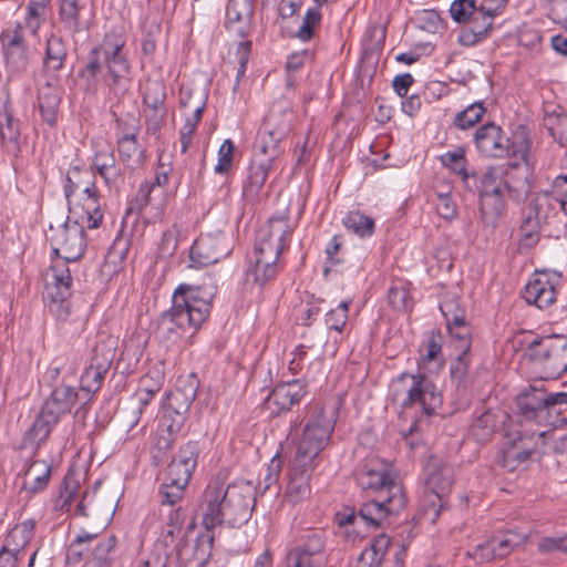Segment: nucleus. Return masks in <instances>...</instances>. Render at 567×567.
Returning a JSON list of instances; mask_svg holds the SVG:
<instances>
[{
  "label": "nucleus",
  "mask_w": 567,
  "mask_h": 567,
  "mask_svg": "<svg viewBox=\"0 0 567 567\" xmlns=\"http://www.w3.org/2000/svg\"><path fill=\"white\" fill-rule=\"evenodd\" d=\"M284 140L285 138H279L277 135L260 128L255 143V157L261 154L265 156L264 159L274 163L284 152L281 147Z\"/></svg>",
  "instance_id": "nucleus-44"
},
{
  "label": "nucleus",
  "mask_w": 567,
  "mask_h": 567,
  "mask_svg": "<svg viewBox=\"0 0 567 567\" xmlns=\"http://www.w3.org/2000/svg\"><path fill=\"white\" fill-rule=\"evenodd\" d=\"M79 488L80 483L75 475L68 472L59 486L56 495L52 497V509L55 512H69Z\"/></svg>",
  "instance_id": "nucleus-39"
},
{
  "label": "nucleus",
  "mask_w": 567,
  "mask_h": 567,
  "mask_svg": "<svg viewBox=\"0 0 567 567\" xmlns=\"http://www.w3.org/2000/svg\"><path fill=\"white\" fill-rule=\"evenodd\" d=\"M103 76L109 90L116 96L124 95L132 83V64L126 49V35L116 28L107 31L102 41L87 53L79 71V79L86 92H96Z\"/></svg>",
  "instance_id": "nucleus-3"
},
{
  "label": "nucleus",
  "mask_w": 567,
  "mask_h": 567,
  "mask_svg": "<svg viewBox=\"0 0 567 567\" xmlns=\"http://www.w3.org/2000/svg\"><path fill=\"white\" fill-rule=\"evenodd\" d=\"M391 394L402 409L420 405L426 415L435 413L442 404L435 384L424 373H401L391 383Z\"/></svg>",
  "instance_id": "nucleus-9"
},
{
  "label": "nucleus",
  "mask_w": 567,
  "mask_h": 567,
  "mask_svg": "<svg viewBox=\"0 0 567 567\" xmlns=\"http://www.w3.org/2000/svg\"><path fill=\"white\" fill-rule=\"evenodd\" d=\"M337 419L338 409L334 405H312L288 473L286 498L289 503L297 504L310 496L316 458L330 443Z\"/></svg>",
  "instance_id": "nucleus-2"
},
{
  "label": "nucleus",
  "mask_w": 567,
  "mask_h": 567,
  "mask_svg": "<svg viewBox=\"0 0 567 567\" xmlns=\"http://www.w3.org/2000/svg\"><path fill=\"white\" fill-rule=\"evenodd\" d=\"M80 365L81 358L71 351L56 355L48 367L44 381L52 386V391L44 400L32 425L23 434L20 446L21 449L31 446L33 449L32 456L38 454L53 429L78 402L79 394L75 388L69 383V379L76 375Z\"/></svg>",
  "instance_id": "nucleus-1"
},
{
  "label": "nucleus",
  "mask_w": 567,
  "mask_h": 567,
  "mask_svg": "<svg viewBox=\"0 0 567 567\" xmlns=\"http://www.w3.org/2000/svg\"><path fill=\"white\" fill-rule=\"evenodd\" d=\"M293 114L290 111L270 112L264 120L261 128L286 138L291 131Z\"/></svg>",
  "instance_id": "nucleus-47"
},
{
  "label": "nucleus",
  "mask_w": 567,
  "mask_h": 567,
  "mask_svg": "<svg viewBox=\"0 0 567 567\" xmlns=\"http://www.w3.org/2000/svg\"><path fill=\"white\" fill-rule=\"evenodd\" d=\"M493 22L494 18L485 14L476 7L467 22L468 27L461 31L458 41L466 47L478 43L488 35Z\"/></svg>",
  "instance_id": "nucleus-33"
},
{
  "label": "nucleus",
  "mask_w": 567,
  "mask_h": 567,
  "mask_svg": "<svg viewBox=\"0 0 567 567\" xmlns=\"http://www.w3.org/2000/svg\"><path fill=\"white\" fill-rule=\"evenodd\" d=\"M100 535L82 530L71 542L66 550V563L78 564L92 553V544H96Z\"/></svg>",
  "instance_id": "nucleus-42"
},
{
  "label": "nucleus",
  "mask_w": 567,
  "mask_h": 567,
  "mask_svg": "<svg viewBox=\"0 0 567 567\" xmlns=\"http://www.w3.org/2000/svg\"><path fill=\"white\" fill-rule=\"evenodd\" d=\"M68 55L65 41L59 35L51 34L45 43L42 73L49 79L58 80L60 72L65 68Z\"/></svg>",
  "instance_id": "nucleus-26"
},
{
  "label": "nucleus",
  "mask_w": 567,
  "mask_h": 567,
  "mask_svg": "<svg viewBox=\"0 0 567 567\" xmlns=\"http://www.w3.org/2000/svg\"><path fill=\"white\" fill-rule=\"evenodd\" d=\"M390 545L391 538L388 535H378L373 538L370 546L360 554L351 567H381Z\"/></svg>",
  "instance_id": "nucleus-36"
},
{
  "label": "nucleus",
  "mask_w": 567,
  "mask_h": 567,
  "mask_svg": "<svg viewBox=\"0 0 567 567\" xmlns=\"http://www.w3.org/2000/svg\"><path fill=\"white\" fill-rule=\"evenodd\" d=\"M455 350L470 351L472 346V330L468 322L447 328Z\"/></svg>",
  "instance_id": "nucleus-60"
},
{
  "label": "nucleus",
  "mask_w": 567,
  "mask_h": 567,
  "mask_svg": "<svg viewBox=\"0 0 567 567\" xmlns=\"http://www.w3.org/2000/svg\"><path fill=\"white\" fill-rule=\"evenodd\" d=\"M255 504L256 488L250 482L226 484L225 476L218 473L208 482L202 496L203 525L206 529L221 525L239 527L248 522Z\"/></svg>",
  "instance_id": "nucleus-4"
},
{
  "label": "nucleus",
  "mask_w": 567,
  "mask_h": 567,
  "mask_svg": "<svg viewBox=\"0 0 567 567\" xmlns=\"http://www.w3.org/2000/svg\"><path fill=\"white\" fill-rule=\"evenodd\" d=\"M516 404L525 420L540 425H555V417L549 413L547 390L530 386L517 395Z\"/></svg>",
  "instance_id": "nucleus-19"
},
{
  "label": "nucleus",
  "mask_w": 567,
  "mask_h": 567,
  "mask_svg": "<svg viewBox=\"0 0 567 567\" xmlns=\"http://www.w3.org/2000/svg\"><path fill=\"white\" fill-rule=\"evenodd\" d=\"M111 363L112 355H106L105 353L100 355L99 348L96 347L90 364L84 369L80 378V389L87 394L96 393L102 386Z\"/></svg>",
  "instance_id": "nucleus-27"
},
{
  "label": "nucleus",
  "mask_w": 567,
  "mask_h": 567,
  "mask_svg": "<svg viewBox=\"0 0 567 567\" xmlns=\"http://www.w3.org/2000/svg\"><path fill=\"white\" fill-rule=\"evenodd\" d=\"M546 432H516L505 436L499 455V464L509 472L526 463L537 450V441L543 440Z\"/></svg>",
  "instance_id": "nucleus-15"
},
{
  "label": "nucleus",
  "mask_w": 567,
  "mask_h": 567,
  "mask_svg": "<svg viewBox=\"0 0 567 567\" xmlns=\"http://www.w3.org/2000/svg\"><path fill=\"white\" fill-rule=\"evenodd\" d=\"M68 262L61 259L53 261L45 275L49 309L60 321H66L71 315L72 277Z\"/></svg>",
  "instance_id": "nucleus-13"
},
{
  "label": "nucleus",
  "mask_w": 567,
  "mask_h": 567,
  "mask_svg": "<svg viewBox=\"0 0 567 567\" xmlns=\"http://www.w3.org/2000/svg\"><path fill=\"white\" fill-rule=\"evenodd\" d=\"M214 543V534L212 529H206L205 533L196 538L193 547L185 544V546L177 547V560L182 565H187L190 561H196L198 567H203L212 555Z\"/></svg>",
  "instance_id": "nucleus-31"
},
{
  "label": "nucleus",
  "mask_w": 567,
  "mask_h": 567,
  "mask_svg": "<svg viewBox=\"0 0 567 567\" xmlns=\"http://www.w3.org/2000/svg\"><path fill=\"white\" fill-rule=\"evenodd\" d=\"M166 90L162 82L150 81L146 84L145 92L143 95V103L152 112L166 111L165 107Z\"/></svg>",
  "instance_id": "nucleus-52"
},
{
  "label": "nucleus",
  "mask_w": 567,
  "mask_h": 567,
  "mask_svg": "<svg viewBox=\"0 0 567 567\" xmlns=\"http://www.w3.org/2000/svg\"><path fill=\"white\" fill-rule=\"evenodd\" d=\"M524 215L542 226H548L559 215V197L550 190L534 192L527 200Z\"/></svg>",
  "instance_id": "nucleus-23"
},
{
  "label": "nucleus",
  "mask_w": 567,
  "mask_h": 567,
  "mask_svg": "<svg viewBox=\"0 0 567 567\" xmlns=\"http://www.w3.org/2000/svg\"><path fill=\"white\" fill-rule=\"evenodd\" d=\"M563 285L561 275L557 271H537L525 286L523 298L528 305L546 309L557 298V290Z\"/></svg>",
  "instance_id": "nucleus-16"
},
{
  "label": "nucleus",
  "mask_w": 567,
  "mask_h": 567,
  "mask_svg": "<svg viewBox=\"0 0 567 567\" xmlns=\"http://www.w3.org/2000/svg\"><path fill=\"white\" fill-rule=\"evenodd\" d=\"M82 7L78 0H61L59 6V18L64 28L75 34L81 31L80 12Z\"/></svg>",
  "instance_id": "nucleus-48"
},
{
  "label": "nucleus",
  "mask_w": 567,
  "mask_h": 567,
  "mask_svg": "<svg viewBox=\"0 0 567 567\" xmlns=\"http://www.w3.org/2000/svg\"><path fill=\"white\" fill-rule=\"evenodd\" d=\"M186 417H183L174 412L165 409L162 417L159 419L157 429L163 433L171 434L175 437H178Z\"/></svg>",
  "instance_id": "nucleus-64"
},
{
  "label": "nucleus",
  "mask_w": 567,
  "mask_h": 567,
  "mask_svg": "<svg viewBox=\"0 0 567 567\" xmlns=\"http://www.w3.org/2000/svg\"><path fill=\"white\" fill-rule=\"evenodd\" d=\"M322 14L319 7L309 8L302 19V23L297 32V38L302 42L310 41L315 35V30L321 23Z\"/></svg>",
  "instance_id": "nucleus-56"
},
{
  "label": "nucleus",
  "mask_w": 567,
  "mask_h": 567,
  "mask_svg": "<svg viewBox=\"0 0 567 567\" xmlns=\"http://www.w3.org/2000/svg\"><path fill=\"white\" fill-rule=\"evenodd\" d=\"M240 3L236 0H231L227 6L226 17L227 27L230 29L233 24L238 22H248L252 16V4L250 0H245L241 3V10H239Z\"/></svg>",
  "instance_id": "nucleus-58"
},
{
  "label": "nucleus",
  "mask_w": 567,
  "mask_h": 567,
  "mask_svg": "<svg viewBox=\"0 0 567 567\" xmlns=\"http://www.w3.org/2000/svg\"><path fill=\"white\" fill-rule=\"evenodd\" d=\"M496 429V416L489 411L475 412L470 426V435L478 443L488 442Z\"/></svg>",
  "instance_id": "nucleus-40"
},
{
  "label": "nucleus",
  "mask_w": 567,
  "mask_h": 567,
  "mask_svg": "<svg viewBox=\"0 0 567 567\" xmlns=\"http://www.w3.org/2000/svg\"><path fill=\"white\" fill-rule=\"evenodd\" d=\"M344 239L342 235H334L326 247V266L323 276L327 277L332 267L343 264V258L339 256V251L343 247Z\"/></svg>",
  "instance_id": "nucleus-59"
},
{
  "label": "nucleus",
  "mask_w": 567,
  "mask_h": 567,
  "mask_svg": "<svg viewBox=\"0 0 567 567\" xmlns=\"http://www.w3.org/2000/svg\"><path fill=\"white\" fill-rule=\"evenodd\" d=\"M486 111L483 101L473 102L454 115L452 126L461 131L470 130L482 121Z\"/></svg>",
  "instance_id": "nucleus-46"
},
{
  "label": "nucleus",
  "mask_w": 567,
  "mask_h": 567,
  "mask_svg": "<svg viewBox=\"0 0 567 567\" xmlns=\"http://www.w3.org/2000/svg\"><path fill=\"white\" fill-rule=\"evenodd\" d=\"M169 556L168 550H163L161 543H154L150 551L138 555L132 567H167Z\"/></svg>",
  "instance_id": "nucleus-51"
},
{
  "label": "nucleus",
  "mask_w": 567,
  "mask_h": 567,
  "mask_svg": "<svg viewBox=\"0 0 567 567\" xmlns=\"http://www.w3.org/2000/svg\"><path fill=\"white\" fill-rule=\"evenodd\" d=\"M176 440L177 437L163 433L159 429L156 430L152 445V461L154 465L158 466L166 460Z\"/></svg>",
  "instance_id": "nucleus-54"
},
{
  "label": "nucleus",
  "mask_w": 567,
  "mask_h": 567,
  "mask_svg": "<svg viewBox=\"0 0 567 567\" xmlns=\"http://www.w3.org/2000/svg\"><path fill=\"white\" fill-rule=\"evenodd\" d=\"M425 471L427 473L426 489L442 502L452 489L454 482L453 467L449 464L432 461L426 465Z\"/></svg>",
  "instance_id": "nucleus-28"
},
{
  "label": "nucleus",
  "mask_w": 567,
  "mask_h": 567,
  "mask_svg": "<svg viewBox=\"0 0 567 567\" xmlns=\"http://www.w3.org/2000/svg\"><path fill=\"white\" fill-rule=\"evenodd\" d=\"M388 300L390 306L396 311H408L413 307V299L408 286L404 284L391 287L388 292Z\"/></svg>",
  "instance_id": "nucleus-57"
},
{
  "label": "nucleus",
  "mask_w": 567,
  "mask_h": 567,
  "mask_svg": "<svg viewBox=\"0 0 567 567\" xmlns=\"http://www.w3.org/2000/svg\"><path fill=\"white\" fill-rule=\"evenodd\" d=\"M544 226L536 223L530 216H523L522 223L518 226L517 248L519 254H526L532 248L537 246L540 240V231Z\"/></svg>",
  "instance_id": "nucleus-41"
},
{
  "label": "nucleus",
  "mask_w": 567,
  "mask_h": 567,
  "mask_svg": "<svg viewBox=\"0 0 567 567\" xmlns=\"http://www.w3.org/2000/svg\"><path fill=\"white\" fill-rule=\"evenodd\" d=\"M56 241L60 246L54 248V252L61 257V260L76 261L82 257L86 247L83 221L78 216L74 220L69 217L58 235Z\"/></svg>",
  "instance_id": "nucleus-20"
},
{
  "label": "nucleus",
  "mask_w": 567,
  "mask_h": 567,
  "mask_svg": "<svg viewBox=\"0 0 567 567\" xmlns=\"http://www.w3.org/2000/svg\"><path fill=\"white\" fill-rule=\"evenodd\" d=\"M35 525L37 522L32 518L14 525L8 532L2 546L20 555L33 538Z\"/></svg>",
  "instance_id": "nucleus-37"
},
{
  "label": "nucleus",
  "mask_w": 567,
  "mask_h": 567,
  "mask_svg": "<svg viewBox=\"0 0 567 567\" xmlns=\"http://www.w3.org/2000/svg\"><path fill=\"white\" fill-rule=\"evenodd\" d=\"M506 165L503 164L486 167L475 176L473 183L476 186L468 189L480 194L481 212L485 218H497L506 209Z\"/></svg>",
  "instance_id": "nucleus-10"
},
{
  "label": "nucleus",
  "mask_w": 567,
  "mask_h": 567,
  "mask_svg": "<svg viewBox=\"0 0 567 567\" xmlns=\"http://www.w3.org/2000/svg\"><path fill=\"white\" fill-rule=\"evenodd\" d=\"M405 502L403 486L394 485L390 495L380 494L360 506V522L365 529L383 528L388 517L398 515L403 509Z\"/></svg>",
  "instance_id": "nucleus-14"
},
{
  "label": "nucleus",
  "mask_w": 567,
  "mask_h": 567,
  "mask_svg": "<svg viewBox=\"0 0 567 567\" xmlns=\"http://www.w3.org/2000/svg\"><path fill=\"white\" fill-rule=\"evenodd\" d=\"M308 393V385L302 379L280 382L267 395L264 404L271 415H279L299 405Z\"/></svg>",
  "instance_id": "nucleus-17"
},
{
  "label": "nucleus",
  "mask_w": 567,
  "mask_h": 567,
  "mask_svg": "<svg viewBox=\"0 0 567 567\" xmlns=\"http://www.w3.org/2000/svg\"><path fill=\"white\" fill-rule=\"evenodd\" d=\"M198 390V380L195 374H190L185 380H178V384L168 395L167 410L187 419L189 409L196 399Z\"/></svg>",
  "instance_id": "nucleus-29"
},
{
  "label": "nucleus",
  "mask_w": 567,
  "mask_h": 567,
  "mask_svg": "<svg viewBox=\"0 0 567 567\" xmlns=\"http://www.w3.org/2000/svg\"><path fill=\"white\" fill-rule=\"evenodd\" d=\"M117 540L114 535H100L96 544H92V553L84 563L97 567H111Z\"/></svg>",
  "instance_id": "nucleus-38"
},
{
  "label": "nucleus",
  "mask_w": 567,
  "mask_h": 567,
  "mask_svg": "<svg viewBox=\"0 0 567 567\" xmlns=\"http://www.w3.org/2000/svg\"><path fill=\"white\" fill-rule=\"evenodd\" d=\"M138 126L132 127L117 140L120 161L130 169H135L144 163V151L137 143Z\"/></svg>",
  "instance_id": "nucleus-34"
},
{
  "label": "nucleus",
  "mask_w": 567,
  "mask_h": 567,
  "mask_svg": "<svg viewBox=\"0 0 567 567\" xmlns=\"http://www.w3.org/2000/svg\"><path fill=\"white\" fill-rule=\"evenodd\" d=\"M202 447L198 441H188L183 444L176 456L171 461L167 467L168 477H174L177 482L189 484L195 472Z\"/></svg>",
  "instance_id": "nucleus-22"
},
{
  "label": "nucleus",
  "mask_w": 567,
  "mask_h": 567,
  "mask_svg": "<svg viewBox=\"0 0 567 567\" xmlns=\"http://www.w3.org/2000/svg\"><path fill=\"white\" fill-rule=\"evenodd\" d=\"M50 0H30L27 6L25 27L32 35H37L43 22Z\"/></svg>",
  "instance_id": "nucleus-55"
},
{
  "label": "nucleus",
  "mask_w": 567,
  "mask_h": 567,
  "mask_svg": "<svg viewBox=\"0 0 567 567\" xmlns=\"http://www.w3.org/2000/svg\"><path fill=\"white\" fill-rule=\"evenodd\" d=\"M272 165L274 163L266 159L257 161V157L252 159L248 168L247 179L243 186V194L247 199L252 200L258 197Z\"/></svg>",
  "instance_id": "nucleus-35"
},
{
  "label": "nucleus",
  "mask_w": 567,
  "mask_h": 567,
  "mask_svg": "<svg viewBox=\"0 0 567 567\" xmlns=\"http://www.w3.org/2000/svg\"><path fill=\"white\" fill-rule=\"evenodd\" d=\"M19 136V127L13 120L12 113L6 106L0 112V140L2 143H16Z\"/></svg>",
  "instance_id": "nucleus-61"
},
{
  "label": "nucleus",
  "mask_w": 567,
  "mask_h": 567,
  "mask_svg": "<svg viewBox=\"0 0 567 567\" xmlns=\"http://www.w3.org/2000/svg\"><path fill=\"white\" fill-rule=\"evenodd\" d=\"M358 485L363 491H371L380 494L390 495L394 485H402L382 466L375 467L369 463L364 464L355 475Z\"/></svg>",
  "instance_id": "nucleus-25"
},
{
  "label": "nucleus",
  "mask_w": 567,
  "mask_h": 567,
  "mask_svg": "<svg viewBox=\"0 0 567 567\" xmlns=\"http://www.w3.org/2000/svg\"><path fill=\"white\" fill-rule=\"evenodd\" d=\"M441 164L456 174L463 186L468 190L470 187H475L473 183L477 172L468 165L465 156V148L460 146L454 151H449L440 156Z\"/></svg>",
  "instance_id": "nucleus-32"
},
{
  "label": "nucleus",
  "mask_w": 567,
  "mask_h": 567,
  "mask_svg": "<svg viewBox=\"0 0 567 567\" xmlns=\"http://www.w3.org/2000/svg\"><path fill=\"white\" fill-rule=\"evenodd\" d=\"M230 252L229 244L223 234L200 235L189 249V266L202 268L218 262Z\"/></svg>",
  "instance_id": "nucleus-18"
},
{
  "label": "nucleus",
  "mask_w": 567,
  "mask_h": 567,
  "mask_svg": "<svg viewBox=\"0 0 567 567\" xmlns=\"http://www.w3.org/2000/svg\"><path fill=\"white\" fill-rule=\"evenodd\" d=\"M504 165L507 167L505 181L507 196L516 203L526 200L533 194V161L530 159V166L526 165L525 171L520 169L517 162L505 163Z\"/></svg>",
  "instance_id": "nucleus-24"
},
{
  "label": "nucleus",
  "mask_w": 567,
  "mask_h": 567,
  "mask_svg": "<svg viewBox=\"0 0 567 567\" xmlns=\"http://www.w3.org/2000/svg\"><path fill=\"white\" fill-rule=\"evenodd\" d=\"M327 533L320 528H309L299 534L296 543L285 556V567H326Z\"/></svg>",
  "instance_id": "nucleus-11"
},
{
  "label": "nucleus",
  "mask_w": 567,
  "mask_h": 567,
  "mask_svg": "<svg viewBox=\"0 0 567 567\" xmlns=\"http://www.w3.org/2000/svg\"><path fill=\"white\" fill-rule=\"evenodd\" d=\"M350 300L341 301L324 315V323L329 331L341 333L347 327Z\"/></svg>",
  "instance_id": "nucleus-53"
},
{
  "label": "nucleus",
  "mask_w": 567,
  "mask_h": 567,
  "mask_svg": "<svg viewBox=\"0 0 567 567\" xmlns=\"http://www.w3.org/2000/svg\"><path fill=\"white\" fill-rule=\"evenodd\" d=\"M492 539L496 558H504L512 553V550L519 546L522 539L511 532L502 536H495Z\"/></svg>",
  "instance_id": "nucleus-63"
},
{
  "label": "nucleus",
  "mask_w": 567,
  "mask_h": 567,
  "mask_svg": "<svg viewBox=\"0 0 567 567\" xmlns=\"http://www.w3.org/2000/svg\"><path fill=\"white\" fill-rule=\"evenodd\" d=\"M525 355L542 365L546 378L557 379L567 372V339L560 337L534 338Z\"/></svg>",
  "instance_id": "nucleus-12"
},
{
  "label": "nucleus",
  "mask_w": 567,
  "mask_h": 567,
  "mask_svg": "<svg viewBox=\"0 0 567 567\" xmlns=\"http://www.w3.org/2000/svg\"><path fill=\"white\" fill-rule=\"evenodd\" d=\"M293 227L288 216L271 217L257 235L254 266L246 271L247 280L260 287L274 280L279 271L278 260L289 245Z\"/></svg>",
  "instance_id": "nucleus-6"
},
{
  "label": "nucleus",
  "mask_w": 567,
  "mask_h": 567,
  "mask_svg": "<svg viewBox=\"0 0 567 567\" xmlns=\"http://www.w3.org/2000/svg\"><path fill=\"white\" fill-rule=\"evenodd\" d=\"M3 55L10 80L27 72L30 59L21 23L16 25L10 39L3 42Z\"/></svg>",
  "instance_id": "nucleus-21"
},
{
  "label": "nucleus",
  "mask_w": 567,
  "mask_h": 567,
  "mask_svg": "<svg viewBox=\"0 0 567 567\" xmlns=\"http://www.w3.org/2000/svg\"><path fill=\"white\" fill-rule=\"evenodd\" d=\"M346 229L353 233L359 238H370L375 230L374 220L360 210L349 212L342 219Z\"/></svg>",
  "instance_id": "nucleus-45"
},
{
  "label": "nucleus",
  "mask_w": 567,
  "mask_h": 567,
  "mask_svg": "<svg viewBox=\"0 0 567 567\" xmlns=\"http://www.w3.org/2000/svg\"><path fill=\"white\" fill-rule=\"evenodd\" d=\"M214 296L200 286L179 284L173 292L171 308L157 319V337L173 346L194 333L208 318Z\"/></svg>",
  "instance_id": "nucleus-5"
},
{
  "label": "nucleus",
  "mask_w": 567,
  "mask_h": 567,
  "mask_svg": "<svg viewBox=\"0 0 567 567\" xmlns=\"http://www.w3.org/2000/svg\"><path fill=\"white\" fill-rule=\"evenodd\" d=\"M38 102L43 121L50 126H54L58 121L59 105L61 102V97L56 90L47 85L45 89H42L39 92Z\"/></svg>",
  "instance_id": "nucleus-43"
},
{
  "label": "nucleus",
  "mask_w": 567,
  "mask_h": 567,
  "mask_svg": "<svg viewBox=\"0 0 567 567\" xmlns=\"http://www.w3.org/2000/svg\"><path fill=\"white\" fill-rule=\"evenodd\" d=\"M52 470V463L44 460H32L24 471V475L31 476L32 480L22 484L20 493H25L28 498L43 493L49 486Z\"/></svg>",
  "instance_id": "nucleus-30"
},
{
  "label": "nucleus",
  "mask_w": 567,
  "mask_h": 567,
  "mask_svg": "<svg viewBox=\"0 0 567 567\" xmlns=\"http://www.w3.org/2000/svg\"><path fill=\"white\" fill-rule=\"evenodd\" d=\"M473 142L478 154L486 158H517L530 166L532 141L524 126H519L512 136L494 122H487L473 134Z\"/></svg>",
  "instance_id": "nucleus-7"
},
{
  "label": "nucleus",
  "mask_w": 567,
  "mask_h": 567,
  "mask_svg": "<svg viewBox=\"0 0 567 567\" xmlns=\"http://www.w3.org/2000/svg\"><path fill=\"white\" fill-rule=\"evenodd\" d=\"M70 213L87 223V228H97L103 220L102 198L94 175L87 169L73 166L69 169L63 187Z\"/></svg>",
  "instance_id": "nucleus-8"
},
{
  "label": "nucleus",
  "mask_w": 567,
  "mask_h": 567,
  "mask_svg": "<svg viewBox=\"0 0 567 567\" xmlns=\"http://www.w3.org/2000/svg\"><path fill=\"white\" fill-rule=\"evenodd\" d=\"M544 126L550 136L560 145H567V114L553 112L544 117Z\"/></svg>",
  "instance_id": "nucleus-50"
},
{
  "label": "nucleus",
  "mask_w": 567,
  "mask_h": 567,
  "mask_svg": "<svg viewBox=\"0 0 567 567\" xmlns=\"http://www.w3.org/2000/svg\"><path fill=\"white\" fill-rule=\"evenodd\" d=\"M116 162L114 151L110 145L103 143H96V148L92 159V167L96 171V174L103 173L105 167H110Z\"/></svg>",
  "instance_id": "nucleus-62"
},
{
  "label": "nucleus",
  "mask_w": 567,
  "mask_h": 567,
  "mask_svg": "<svg viewBox=\"0 0 567 567\" xmlns=\"http://www.w3.org/2000/svg\"><path fill=\"white\" fill-rule=\"evenodd\" d=\"M187 485L188 484L177 482L174 477H168V474H166V478L159 486L157 494L159 503L162 505L174 506L183 499Z\"/></svg>",
  "instance_id": "nucleus-49"
}]
</instances>
